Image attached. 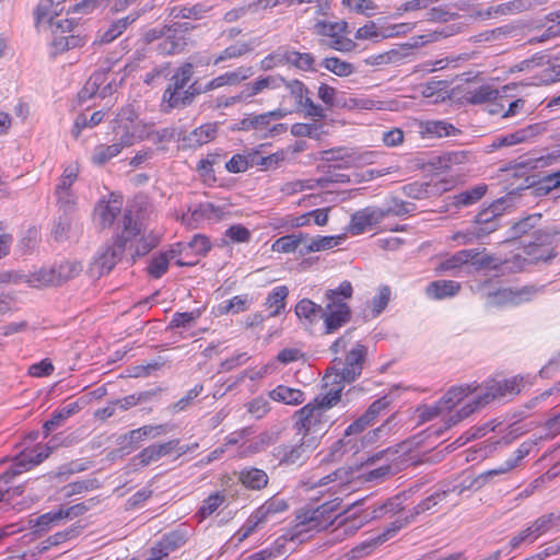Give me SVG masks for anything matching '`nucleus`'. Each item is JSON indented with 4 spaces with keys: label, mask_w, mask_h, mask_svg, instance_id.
Instances as JSON below:
<instances>
[{
    "label": "nucleus",
    "mask_w": 560,
    "mask_h": 560,
    "mask_svg": "<svg viewBox=\"0 0 560 560\" xmlns=\"http://www.w3.org/2000/svg\"><path fill=\"white\" fill-rule=\"evenodd\" d=\"M207 12L203 4H195L191 7L175 5L171 9L170 15L174 19H201Z\"/></svg>",
    "instance_id": "obj_48"
},
{
    "label": "nucleus",
    "mask_w": 560,
    "mask_h": 560,
    "mask_svg": "<svg viewBox=\"0 0 560 560\" xmlns=\"http://www.w3.org/2000/svg\"><path fill=\"white\" fill-rule=\"evenodd\" d=\"M368 354V348L364 345L357 343L347 354L345 361L335 360L325 376V386L341 387V382L351 383L362 373L363 364Z\"/></svg>",
    "instance_id": "obj_6"
},
{
    "label": "nucleus",
    "mask_w": 560,
    "mask_h": 560,
    "mask_svg": "<svg viewBox=\"0 0 560 560\" xmlns=\"http://www.w3.org/2000/svg\"><path fill=\"white\" fill-rule=\"evenodd\" d=\"M104 112L102 110H97V112H94L90 118H88L85 115H79L74 121V126H73V129H72V133L75 138H78L80 136V132L83 128H86V127H95L97 126L98 124H101L104 119Z\"/></svg>",
    "instance_id": "obj_51"
},
{
    "label": "nucleus",
    "mask_w": 560,
    "mask_h": 560,
    "mask_svg": "<svg viewBox=\"0 0 560 560\" xmlns=\"http://www.w3.org/2000/svg\"><path fill=\"white\" fill-rule=\"evenodd\" d=\"M353 288L350 281H342L336 289L325 292L326 313L324 315H350L349 301Z\"/></svg>",
    "instance_id": "obj_15"
},
{
    "label": "nucleus",
    "mask_w": 560,
    "mask_h": 560,
    "mask_svg": "<svg viewBox=\"0 0 560 560\" xmlns=\"http://www.w3.org/2000/svg\"><path fill=\"white\" fill-rule=\"evenodd\" d=\"M238 480L246 489L258 491L267 487L269 477L262 469L246 467L240 471Z\"/></svg>",
    "instance_id": "obj_27"
},
{
    "label": "nucleus",
    "mask_w": 560,
    "mask_h": 560,
    "mask_svg": "<svg viewBox=\"0 0 560 560\" xmlns=\"http://www.w3.org/2000/svg\"><path fill=\"white\" fill-rule=\"evenodd\" d=\"M54 195L58 210L63 212V214H69L74 210L78 199L74 191L55 189Z\"/></svg>",
    "instance_id": "obj_50"
},
{
    "label": "nucleus",
    "mask_w": 560,
    "mask_h": 560,
    "mask_svg": "<svg viewBox=\"0 0 560 560\" xmlns=\"http://www.w3.org/2000/svg\"><path fill=\"white\" fill-rule=\"evenodd\" d=\"M470 250L476 253V256L470 262L479 269L490 268L501 272H518L525 269L526 259L520 254L498 262L494 256L482 254L478 248H471Z\"/></svg>",
    "instance_id": "obj_16"
},
{
    "label": "nucleus",
    "mask_w": 560,
    "mask_h": 560,
    "mask_svg": "<svg viewBox=\"0 0 560 560\" xmlns=\"http://www.w3.org/2000/svg\"><path fill=\"white\" fill-rule=\"evenodd\" d=\"M524 250L527 255V257H525V267L540 261L548 262L556 257V250L552 247H536V244H528L525 246ZM522 257L524 258V256Z\"/></svg>",
    "instance_id": "obj_37"
},
{
    "label": "nucleus",
    "mask_w": 560,
    "mask_h": 560,
    "mask_svg": "<svg viewBox=\"0 0 560 560\" xmlns=\"http://www.w3.org/2000/svg\"><path fill=\"white\" fill-rule=\"evenodd\" d=\"M218 128L215 124H203L194 129L185 138L184 142L189 148H198L209 143L217 137Z\"/></svg>",
    "instance_id": "obj_29"
},
{
    "label": "nucleus",
    "mask_w": 560,
    "mask_h": 560,
    "mask_svg": "<svg viewBox=\"0 0 560 560\" xmlns=\"http://www.w3.org/2000/svg\"><path fill=\"white\" fill-rule=\"evenodd\" d=\"M202 390L203 386L201 384L195 385L190 390H188V393L183 398L177 400L171 407L172 411L174 413H178L186 410L192 404L195 398H197L202 393Z\"/></svg>",
    "instance_id": "obj_60"
},
{
    "label": "nucleus",
    "mask_w": 560,
    "mask_h": 560,
    "mask_svg": "<svg viewBox=\"0 0 560 560\" xmlns=\"http://www.w3.org/2000/svg\"><path fill=\"white\" fill-rule=\"evenodd\" d=\"M536 442L527 440L523 442L512 454L510 458L497 466L495 468L489 469L479 474L477 477L471 479L469 482L466 480L460 482L462 488H457V497L462 495L466 490L475 489L479 490L486 485L493 481L495 477L506 475L522 466L523 459L532 452Z\"/></svg>",
    "instance_id": "obj_8"
},
{
    "label": "nucleus",
    "mask_w": 560,
    "mask_h": 560,
    "mask_svg": "<svg viewBox=\"0 0 560 560\" xmlns=\"http://www.w3.org/2000/svg\"><path fill=\"white\" fill-rule=\"evenodd\" d=\"M168 432L167 424H158V425H143L139 429L131 430L129 434V439L132 442L142 441L145 438H158Z\"/></svg>",
    "instance_id": "obj_47"
},
{
    "label": "nucleus",
    "mask_w": 560,
    "mask_h": 560,
    "mask_svg": "<svg viewBox=\"0 0 560 560\" xmlns=\"http://www.w3.org/2000/svg\"><path fill=\"white\" fill-rule=\"evenodd\" d=\"M460 290V283L454 280H435L425 288V294L430 299L442 300L456 295Z\"/></svg>",
    "instance_id": "obj_28"
},
{
    "label": "nucleus",
    "mask_w": 560,
    "mask_h": 560,
    "mask_svg": "<svg viewBox=\"0 0 560 560\" xmlns=\"http://www.w3.org/2000/svg\"><path fill=\"white\" fill-rule=\"evenodd\" d=\"M348 24L345 21L340 22H325L318 21L315 24V31L322 36L329 37L327 44L330 48L339 51H350L354 47V43L347 37Z\"/></svg>",
    "instance_id": "obj_14"
},
{
    "label": "nucleus",
    "mask_w": 560,
    "mask_h": 560,
    "mask_svg": "<svg viewBox=\"0 0 560 560\" xmlns=\"http://www.w3.org/2000/svg\"><path fill=\"white\" fill-rule=\"evenodd\" d=\"M50 0H43L39 9L37 10V28L40 33L51 35V48L54 54L65 52L67 33H70L74 27V22L70 19L59 18L58 7L59 3L52 10V13L44 11L46 3Z\"/></svg>",
    "instance_id": "obj_7"
},
{
    "label": "nucleus",
    "mask_w": 560,
    "mask_h": 560,
    "mask_svg": "<svg viewBox=\"0 0 560 560\" xmlns=\"http://www.w3.org/2000/svg\"><path fill=\"white\" fill-rule=\"evenodd\" d=\"M220 211L210 202H203L182 215V222L189 229H197L205 220L219 218Z\"/></svg>",
    "instance_id": "obj_23"
},
{
    "label": "nucleus",
    "mask_w": 560,
    "mask_h": 560,
    "mask_svg": "<svg viewBox=\"0 0 560 560\" xmlns=\"http://www.w3.org/2000/svg\"><path fill=\"white\" fill-rule=\"evenodd\" d=\"M544 128L539 124L529 125L514 132L497 137L492 143V149H500L504 147H512L520 143L528 142L533 140L536 136L542 132Z\"/></svg>",
    "instance_id": "obj_18"
},
{
    "label": "nucleus",
    "mask_w": 560,
    "mask_h": 560,
    "mask_svg": "<svg viewBox=\"0 0 560 560\" xmlns=\"http://www.w3.org/2000/svg\"><path fill=\"white\" fill-rule=\"evenodd\" d=\"M289 290L285 285L276 287L268 295L266 304L271 310V315H279L285 308V299Z\"/></svg>",
    "instance_id": "obj_43"
},
{
    "label": "nucleus",
    "mask_w": 560,
    "mask_h": 560,
    "mask_svg": "<svg viewBox=\"0 0 560 560\" xmlns=\"http://www.w3.org/2000/svg\"><path fill=\"white\" fill-rule=\"evenodd\" d=\"M323 66L330 72L339 77H348L353 73L354 68L350 62L343 61L336 57L325 58Z\"/></svg>",
    "instance_id": "obj_52"
},
{
    "label": "nucleus",
    "mask_w": 560,
    "mask_h": 560,
    "mask_svg": "<svg viewBox=\"0 0 560 560\" xmlns=\"http://www.w3.org/2000/svg\"><path fill=\"white\" fill-rule=\"evenodd\" d=\"M506 200L501 198L492 202L488 208L482 209L475 219V223L479 222H499L500 217L505 210Z\"/></svg>",
    "instance_id": "obj_44"
},
{
    "label": "nucleus",
    "mask_w": 560,
    "mask_h": 560,
    "mask_svg": "<svg viewBox=\"0 0 560 560\" xmlns=\"http://www.w3.org/2000/svg\"><path fill=\"white\" fill-rule=\"evenodd\" d=\"M190 28L189 23L175 22L171 24L170 31L156 46L159 54L164 56L180 54L187 45V39L183 33Z\"/></svg>",
    "instance_id": "obj_17"
},
{
    "label": "nucleus",
    "mask_w": 560,
    "mask_h": 560,
    "mask_svg": "<svg viewBox=\"0 0 560 560\" xmlns=\"http://www.w3.org/2000/svg\"><path fill=\"white\" fill-rule=\"evenodd\" d=\"M523 377L514 376L509 380H491L481 385L471 384L476 389L470 394L474 398L466 402L448 419V425H456L464 419L480 410L497 398L517 395L521 392Z\"/></svg>",
    "instance_id": "obj_2"
},
{
    "label": "nucleus",
    "mask_w": 560,
    "mask_h": 560,
    "mask_svg": "<svg viewBox=\"0 0 560 560\" xmlns=\"http://www.w3.org/2000/svg\"><path fill=\"white\" fill-rule=\"evenodd\" d=\"M533 7L532 0H512L509 2L497 4V13L499 16L514 15L524 12Z\"/></svg>",
    "instance_id": "obj_49"
},
{
    "label": "nucleus",
    "mask_w": 560,
    "mask_h": 560,
    "mask_svg": "<svg viewBox=\"0 0 560 560\" xmlns=\"http://www.w3.org/2000/svg\"><path fill=\"white\" fill-rule=\"evenodd\" d=\"M487 191L486 185H479L465 190L453 197V205L456 207H467L480 200Z\"/></svg>",
    "instance_id": "obj_41"
},
{
    "label": "nucleus",
    "mask_w": 560,
    "mask_h": 560,
    "mask_svg": "<svg viewBox=\"0 0 560 560\" xmlns=\"http://www.w3.org/2000/svg\"><path fill=\"white\" fill-rule=\"evenodd\" d=\"M342 387H331L320 399L305 405L295 412L298 434H308V436H317L329 428V417L327 411L341 399Z\"/></svg>",
    "instance_id": "obj_3"
},
{
    "label": "nucleus",
    "mask_w": 560,
    "mask_h": 560,
    "mask_svg": "<svg viewBox=\"0 0 560 560\" xmlns=\"http://www.w3.org/2000/svg\"><path fill=\"white\" fill-rule=\"evenodd\" d=\"M139 18L138 13H131L125 18L113 21L106 30H100L97 42L100 44H109L119 37L133 22Z\"/></svg>",
    "instance_id": "obj_24"
},
{
    "label": "nucleus",
    "mask_w": 560,
    "mask_h": 560,
    "mask_svg": "<svg viewBox=\"0 0 560 560\" xmlns=\"http://www.w3.org/2000/svg\"><path fill=\"white\" fill-rule=\"evenodd\" d=\"M546 292L545 284L530 283L523 287H506L488 291L485 302L489 306H518L534 301Z\"/></svg>",
    "instance_id": "obj_10"
},
{
    "label": "nucleus",
    "mask_w": 560,
    "mask_h": 560,
    "mask_svg": "<svg viewBox=\"0 0 560 560\" xmlns=\"http://www.w3.org/2000/svg\"><path fill=\"white\" fill-rule=\"evenodd\" d=\"M72 229V219L68 214L59 217L57 224L52 230V235L56 241L62 242L68 240Z\"/></svg>",
    "instance_id": "obj_63"
},
{
    "label": "nucleus",
    "mask_w": 560,
    "mask_h": 560,
    "mask_svg": "<svg viewBox=\"0 0 560 560\" xmlns=\"http://www.w3.org/2000/svg\"><path fill=\"white\" fill-rule=\"evenodd\" d=\"M224 502V495L215 492L209 495L206 500L202 501L201 506L198 510V515L201 518H206L214 513L219 506Z\"/></svg>",
    "instance_id": "obj_58"
},
{
    "label": "nucleus",
    "mask_w": 560,
    "mask_h": 560,
    "mask_svg": "<svg viewBox=\"0 0 560 560\" xmlns=\"http://www.w3.org/2000/svg\"><path fill=\"white\" fill-rule=\"evenodd\" d=\"M185 542V538L182 534L177 532H173L166 536L159 542L156 546L159 549H163V552L166 553V557H168V553L178 547L183 546Z\"/></svg>",
    "instance_id": "obj_64"
},
{
    "label": "nucleus",
    "mask_w": 560,
    "mask_h": 560,
    "mask_svg": "<svg viewBox=\"0 0 560 560\" xmlns=\"http://www.w3.org/2000/svg\"><path fill=\"white\" fill-rule=\"evenodd\" d=\"M457 488H462L460 483H443L440 488L432 493L430 497L425 498L421 501L417 506L413 508V512L410 513V517L413 518L415 515L423 513L430 510L432 506L436 505L438 502L445 499L447 495L455 493L457 495Z\"/></svg>",
    "instance_id": "obj_26"
},
{
    "label": "nucleus",
    "mask_w": 560,
    "mask_h": 560,
    "mask_svg": "<svg viewBox=\"0 0 560 560\" xmlns=\"http://www.w3.org/2000/svg\"><path fill=\"white\" fill-rule=\"evenodd\" d=\"M270 398L287 405H300L304 401V393L296 388L279 385L270 392Z\"/></svg>",
    "instance_id": "obj_34"
},
{
    "label": "nucleus",
    "mask_w": 560,
    "mask_h": 560,
    "mask_svg": "<svg viewBox=\"0 0 560 560\" xmlns=\"http://www.w3.org/2000/svg\"><path fill=\"white\" fill-rule=\"evenodd\" d=\"M307 234L302 232L289 234L277 238L272 245L271 250L275 253L290 254L294 253L301 244H305Z\"/></svg>",
    "instance_id": "obj_32"
},
{
    "label": "nucleus",
    "mask_w": 560,
    "mask_h": 560,
    "mask_svg": "<svg viewBox=\"0 0 560 560\" xmlns=\"http://www.w3.org/2000/svg\"><path fill=\"white\" fill-rule=\"evenodd\" d=\"M272 442L271 435L268 433L259 434L258 436L244 442L241 445V454L249 456L266 450Z\"/></svg>",
    "instance_id": "obj_45"
},
{
    "label": "nucleus",
    "mask_w": 560,
    "mask_h": 560,
    "mask_svg": "<svg viewBox=\"0 0 560 560\" xmlns=\"http://www.w3.org/2000/svg\"><path fill=\"white\" fill-rule=\"evenodd\" d=\"M122 201L118 198H110L107 201L97 202L94 209V219L102 229L109 228L117 215L121 212Z\"/></svg>",
    "instance_id": "obj_21"
},
{
    "label": "nucleus",
    "mask_w": 560,
    "mask_h": 560,
    "mask_svg": "<svg viewBox=\"0 0 560 560\" xmlns=\"http://www.w3.org/2000/svg\"><path fill=\"white\" fill-rule=\"evenodd\" d=\"M161 235L159 233L151 232L145 236H142L135 248L132 256L141 257L147 255L150 250L156 247L160 243Z\"/></svg>",
    "instance_id": "obj_54"
},
{
    "label": "nucleus",
    "mask_w": 560,
    "mask_h": 560,
    "mask_svg": "<svg viewBox=\"0 0 560 560\" xmlns=\"http://www.w3.org/2000/svg\"><path fill=\"white\" fill-rule=\"evenodd\" d=\"M82 271V265L78 261H61L57 267L42 268L37 272L38 285H60L77 277Z\"/></svg>",
    "instance_id": "obj_13"
},
{
    "label": "nucleus",
    "mask_w": 560,
    "mask_h": 560,
    "mask_svg": "<svg viewBox=\"0 0 560 560\" xmlns=\"http://www.w3.org/2000/svg\"><path fill=\"white\" fill-rule=\"evenodd\" d=\"M338 514L331 503H325L316 509L308 510L296 516V524L292 533L282 535L275 541L273 548H266L246 557V560H270L281 555V548L287 541L302 542L308 538L310 532H322L335 523Z\"/></svg>",
    "instance_id": "obj_1"
},
{
    "label": "nucleus",
    "mask_w": 560,
    "mask_h": 560,
    "mask_svg": "<svg viewBox=\"0 0 560 560\" xmlns=\"http://www.w3.org/2000/svg\"><path fill=\"white\" fill-rule=\"evenodd\" d=\"M121 152L119 144H98L94 148L91 161L95 165H104Z\"/></svg>",
    "instance_id": "obj_42"
},
{
    "label": "nucleus",
    "mask_w": 560,
    "mask_h": 560,
    "mask_svg": "<svg viewBox=\"0 0 560 560\" xmlns=\"http://www.w3.org/2000/svg\"><path fill=\"white\" fill-rule=\"evenodd\" d=\"M535 540L552 528H560V514L553 513L542 515L528 526Z\"/></svg>",
    "instance_id": "obj_39"
},
{
    "label": "nucleus",
    "mask_w": 560,
    "mask_h": 560,
    "mask_svg": "<svg viewBox=\"0 0 560 560\" xmlns=\"http://www.w3.org/2000/svg\"><path fill=\"white\" fill-rule=\"evenodd\" d=\"M559 234L558 228H549L537 230L533 233L534 241L530 244H536V247H551L553 237Z\"/></svg>",
    "instance_id": "obj_62"
},
{
    "label": "nucleus",
    "mask_w": 560,
    "mask_h": 560,
    "mask_svg": "<svg viewBox=\"0 0 560 560\" xmlns=\"http://www.w3.org/2000/svg\"><path fill=\"white\" fill-rule=\"evenodd\" d=\"M170 261L171 260L167 255L164 253H160L158 256H154L148 266L149 275L155 279L161 278L167 271Z\"/></svg>",
    "instance_id": "obj_59"
},
{
    "label": "nucleus",
    "mask_w": 560,
    "mask_h": 560,
    "mask_svg": "<svg viewBox=\"0 0 560 560\" xmlns=\"http://www.w3.org/2000/svg\"><path fill=\"white\" fill-rule=\"evenodd\" d=\"M404 506H402V499L400 495H396L389 500H387L385 503H383L382 505L375 508L372 510L371 512V517L372 518H382V517H385V516H394L398 513H401L404 512Z\"/></svg>",
    "instance_id": "obj_40"
},
{
    "label": "nucleus",
    "mask_w": 560,
    "mask_h": 560,
    "mask_svg": "<svg viewBox=\"0 0 560 560\" xmlns=\"http://www.w3.org/2000/svg\"><path fill=\"white\" fill-rule=\"evenodd\" d=\"M284 65H287V47H279L277 50L266 56L260 62V67L265 71Z\"/></svg>",
    "instance_id": "obj_55"
},
{
    "label": "nucleus",
    "mask_w": 560,
    "mask_h": 560,
    "mask_svg": "<svg viewBox=\"0 0 560 560\" xmlns=\"http://www.w3.org/2000/svg\"><path fill=\"white\" fill-rule=\"evenodd\" d=\"M413 208L415 206L410 202H405L402 200L393 198L386 207L381 208V211L383 212L384 218L389 215L401 217L412 211Z\"/></svg>",
    "instance_id": "obj_56"
},
{
    "label": "nucleus",
    "mask_w": 560,
    "mask_h": 560,
    "mask_svg": "<svg viewBox=\"0 0 560 560\" xmlns=\"http://www.w3.org/2000/svg\"><path fill=\"white\" fill-rule=\"evenodd\" d=\"M253 50V46L247 42H237L225 49H223L218 56L213 58L212 63L218 66L231 59H237L242 56L249 54Z\"/></svg>",
    "instance_id": "obj_35"
},
{
    "label": "nucleus",
    "mask_w": 560,
    "mask_h": 560,
    "mask_svg": "<svg viewBox=\"0 0 560 560\" xmlns=\"http://www.w3.org/2000/svg\"><path fill=\"white\" fill-rule=\"evenodd\" d=\"M287 65L302 71H314L315 58L310 52H300L287 47Z\"/></svg>",
    "instance_id": "obj_36"
},
{
    "label": "nucleus",
    "mask_w": 560,
    "mask_h": 560,
    "mask_svg": "<svg viewBox=\"0 0 560 560\" xmlns=\"http://www.w3.org/2000/svg\"><path fill=\"white\" fill-rule=\"evenodd\" d=\"M35 467V447L25 446L7 470L0 474V502L10 501L24 493L25 486L20 476Z\"/></svg>",
    "instance_id": "obj_5"
},
{
    "label": "nucleus",
    "mask_w": 560,
    "mask_h": 560,
    "mask_svg": "<svg viewBox=\"0 0 560 560\" xmlns=\"http://www.w3.org/2000/svg\"><path fill=\"white\" fill-rule=\"evenodd\" d=\"M318 444L317 436L303 434L295 443L276 446L272 450V455L278 459L280 466H301L310 458Z\"/></svg>",
    "instance_id": "obj_11"
},
{
    "label": "nucleus",
    "mask_w": 560,
    "mask_h": 560,
    "mask_svg": "<svg viewBox=\"0 0 560 560\" xmlns=\"http://www.w3.org/2000/svg\"><path fill=\"white\" fill-rule=\"evenodd\" d=\"M283 85L287 88L290 95L295 98L298 107H300L303 104V102L305 101V97H308L307 96L308 91H307L305 84L298 79H294V80H285L284 79Z\"/></svg>",
    "instance_id": "obj_57"
},
{
    "label": "nucleus",
    "mask_w": 560,
    "mask_h": 560,
    "mask_svg": "<svg viewBox=\"0 0 560 560\" xmlns=\"http://www.w3.org/2000/svg\"><path fill=\"white\" fill-rule=\"evenodd\" d=\"M195 318L196 317H174L167 329L178 330V334L183 338L192 337L196 335L192 330L195 327Z\"/></svg>",
    "instance_id": "obj_53"
},
{
    "label": "nucleus",
    "mask_w": 560,
    "mask_h": 560,
    "mask_svg": "<svg viewBox=\"0 0 560 560\" xmlns=\"http://www.w3.org/2000/svg\"><path fill=\"white\" fill-rule=\"evenodd\" d=\"M80 173V166L78 162H72L65 166L63 172L56 185V190L74 191L72 189L73 184L77 182Z\"/></svg>",
    "instance_id": "obj_46"
},
{
    "label": "nucleus",
    "mask_w": 560,
    "mask_h": 560,
    "mask_svg": "<svg viewBox=\"0 0 560 560\" xmlns=\"http://www.w3.org/2000/svg\"><path fill=\"white\" fill-rule=\"evenodd\" d=\"M458 130L446 121L432 120L420 125V135L428 138H442L455 135Z\"/></svg>",
    "instance_id": "obj_31"
},
{
    "label": "nucleus",
    "mask_w": 560,
    "mask_h": 560,
    "mask_svg": "<svg viewBox=\"0 0 560 560\" xmlns=\"http://www.w3.org/2000/svg\"><path fill=\"white\" fill-rule=\"evenodd\" d=\"M500 95L498 89L490 84L479 85L466 92L465 98L474 105L485 104L497 100Z\"/></svg>",
    "instance_id": "obj_33"
},
{
    "label": "nucleus",
    "mask_w": 560,
    "mask_h": 560,
    "mask_svg": "<svg viewBox=\"0 0 560 560\" xmlns=\"http://www.w3.org/2000/svg\"><path fill=\"white\" fill-rule=\"evenodd\" d=\"M476 256L474 250L462 249L456 252L451 257L442 260L435 270L438 272H452L455 273L459 270L464 265L470 262L471 259Z\"/></svg>",
    "instance_id": "obj_30"
},
{
    "label": "nucleus",
    "mask_w": 560,
    "mask_h": 560,
    "mask_svg": "<svg viewBox=\"0 0 560 560\" xmlns=\"http://www.w3.org/2000/svg\"><path fill=\"white\" fill-rule=\"evenodd\" d=\"M475 389L476 387L472 385L453 386L435 404L420 407L418 409L419 420L427 422L446 413L444 418L445 429L452 428L453 425H448V419L459 410L454 411V408L469 397Z\"/></svg>",
    "instance_id": "obj_9"
},
{
    "label": "nucleus",
    "mask_w": 560,
    "mask_h": 560,
    "mask_svg": "<svg viewBox=\"0 0 560 560\" xmlns=\"http://www.w3.org/2000/svg\"><path fill=\"white\" fill-rule=\"evenodd\" d=\"M119 228L121 229L120 234L115 237L113 243L102 247L95 257L94 267L98 269L100 275L108 273L120 261L127 243L142 231L141 225L132 218L130 211L124 213L119 221Z\"/></svg>",
    "instance_id": "obj_4"
},
{
    "label": "nucleus",
    "mask_w": 560,
    "mask_h": 560,
    "mask_svg": "<svg viewBox=\"0 0 560 560\" xmlns=\"http://www.w3.org/2000/svg\"><path fill=\"white\" fill-rule=\"evenodd\" d=\"M343 236H317L312 238L307 244H304L301 249L302 255H307L315 252H322L330 249L339 245Z\"/></svg>",
    "instance_id": "obj_38"
},
{
    "label": "nucleus",
    "mask_w": 560,
    "mask_h": 560,
    "mask_svg": "<svg viewBox=\"0 0 560 560\" xmlns=\"http://www.w3.org/2000/svg\"><path fill=\"white\" fill-rule=\"evenodd\" d=\"M178 444V440H171L161 444H152L143 448L136 458L139 460V465L144 467L151 463L158 462L163 456L170 455L177 448Z\"/></svg>",
    "instance_id": "obj_22"
},
{
    "label": "nucleus",
    "mask_w": 560,
    "mask_h": 560,
    "mask_svg": "<svg viewBox=\"0 0 560 560\" xmlns=\"http://www.w3.org/2000/svg\"><path fill=\"white\" fill-rule=\"evenodd\" d=\"M194 75V65L190 62H184L180 65L175 73L170 79V83L165 89L162 96V106L165 112H170L175 108H184L185 102L180 97V93L185 90Z\"/></svg>",
    "instance_id": "obj_12"
},
{
    "label": "nucleus",
    "mask_w": 560,
    "mask_h": 560,
    "mask_svg": "<svg viewBox=\"0 0 560 560\" xmlns=\"http://www.w3.org/2000/svg\"><path fill=\"white\" fill-rule=\"evenodd\" d=\"M383 219L381 208L368 207L352 214L349 230L351 234L359 235L378 224Z\"/></svg>",
    "instance_id": "obj_19"
},
{
    "label": "nucleus",
    "mask_w": 560,
    "mask_h": 560,
    "mask_svg": "<svg viewBox=\"0 0 560 560\" xmlns=\"http://www.w3.org/2000/svg\"><path fill=\"white\" fill-rule=\"evenodd\" d=\"M289 509L288 502L277 495L268 499L264 504L257 508L253 514L262 525L272 521L277 514L283 513Z\"/></svg>",
    "instance_id": "obj_25"
},
{
    "label": "nucleus",
    "mask_w": 560,
    "mask_h": 560,
    "mask_svg": "<svg viewBox=\"0 0 560 560\" xmlns=\"http://www.w3.org/2000/svg\"><path fill=\"white\" fill-rule=\"evenodd\" d=\"M284 78L281 75H260L254 81L246 83L243 89V97L245 102L252 97L262 93L266 90H278L283 85Z\"/></svg>",
    "instance_id": "obj_20"
},
{
    "label": "nucleus",
    "mask_w": 560,
    "mask_h": 560,
    "mask_svg": "<svg viewBox=\"0 0 560 560\" xmlns=\"http://www.w3.org/2000/svg\"><path fill=\"white\" fill-rule=\"evenodd\" d=\"M540 219H541L540 213H533V214H529L526 218L520 220L512 228L513 235L521 236L523 234L528 233L532 229H534L539 223Z\"/></svg>",
    "instance_id": "obj_61"
}]
</instances>
